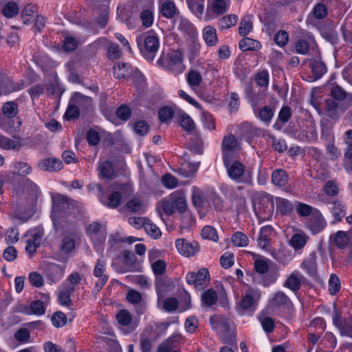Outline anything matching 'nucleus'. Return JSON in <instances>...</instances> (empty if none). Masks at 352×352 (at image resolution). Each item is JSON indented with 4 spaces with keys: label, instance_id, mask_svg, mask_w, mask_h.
<instances>
[{
    "label": "nucleus",
    "instance_id": "18",
    "mask_svg": "<svg viewBox=\"0 0 352 352\" xmlns=\"http://www.w3.org/2000/svg\"><path fill=\"white\" fill-rule=\"evenodd\" d=\"M309 239V236L302 230H296L289 241V245L295 252L300 253Z\"/></svg>",
    "mask_w": 352,
    "mask_h": 352
},
{
    "label": "nucleus",
    "instance_id": "60",
    "mask_svg": "<svg viewBox=\"0 0 352 352\" xmlns=\"http://www.w3.org/2000/svg\"><path fill=\"white\" fill-rule=\"evenodd\" d=\"M192 200L193 204L197 208L201 207L205 201V196L204 192L199 188L195 186L192 187Z\"/></svg>",
    "mask_w": 352,
    "mask_h": 352
},
{
    "label": "nucleus",
    "instance_id": "28",
    "mask_svg": "<svg viewBox=\"0 0 352 352\" xmlns=\"http://www.w3.org/2000/svg\"><path fill=\"white\" fill-rule=\"evenodd\" d=\"M38 167L45 171H58L63 167V163L60 159L49 157L41 160L38 163Z\"/></svg>",
    "mask_w": 352,
    "mask_h": 352
},
{
    "label": "nucleus",
    "instance_id": "13",
    "mask_svg": "<svg viewBox=\"0 0 352 352\" xmlns=\"http://www.w3.org/2000/svg\"><path fill=\"white\" fill-rule=\"evenodd\" d=\"M186 279L187 283L196 289H203L209 282V273L206 268L200 269L197 272H188Z\"/></svg>",
    "mask_w": 352,
    "mask_h": 352
},
{
    "label": "nucleus",
    "instance_id": "23",
    "mask_svg": "<svg viewBox=\"0 0 352 352\" xmlns=\"http://www.w3.org/2000/svg\"><path fill=\"white\" fill-rule=\"evenodd\" d=\"M65 265H60L56 263L48 265L46 274L51 283H56L63 277L65 273Z\"/></svg>",
    "mask_w": 352,
    "mask_h": 352
},
{
    "label": "nucleus",
    "instance_id": "58",
    "mask_svg": "<svg viewBox=\"0 0 352 352\" xmlns=\"http://www.w3.org/2000/svg\"><path fill=\"white\" fill-rule=\"evenodd\" d=\"M18 12L19 7L17 4L14 2L6 3L2 8V13L3 16L7 18H12L15 16Z\"/></svg>",
    "mask_w": 352,
    "mask_h": 352
},
{
    "label": "nucleus",
    "instance_id": "49",
    "mask_svg": "<svg viewBox=\"0 0 352 352\" xmlns=\"http://www.w3.org/2000/svg\"><path fill=\"white\" fill-rule=\"evenodd\" d=\"M238 21V16L234 14H230L221 18L219 25L221 29H228L234 26Z\"/></svg>",
    "mask_w": 352,
    "mask_h": 352
},
{
    "label": "nucleus",
    "instance_id": "59",
    "mask_svg": "<svg viewBox=\"0 0 352 352\" xmlns=\"http://www.w3.org/2000/svg\"><path fill=\"white\" fill-rule=\"evenodd\" d=\"M232 241L235 246L245 247L249 243V239L243 232H236L232 236Z\"/></svg>",
    "mask_w": 352,
    "mask_h": 352
},
{
    "label": "nucleus",
    "instance_id": "11",
    "mask_svg": "<svg viewBox=\"0 0 352 352\" xmlns=\"http://www.w3.org/2000/svg\"><path fill=\"white\" fill-rule=\"evenodd\" d=\"M97 343L102 345L109 352H122V348L116 340L113 331L107 328L96 337Z\"/></svg>",
    "mask_w": 352,
    "mask_h": 352
},
{
    "label": "nucleus",
    "instance_id": "29",
    "mask_svg": "<svg viewBox=\"0 0 352 352\" xmlns=\"http://www.w3.org/2000/svg\"><path fill=\"white\" fill-rule=\"evenodd\" d=\"M22 146V139L20 137L9 138L0 134V148L5 150H19Z\"/></svg>",
    "mask_w": 352,
    "mask_h": 352
},
{
    "label": "nucleus",
    "instance_id": "20",
    "mask_svg": "<svg viewBox=\"0 0 352 352\" xmlns=\"http://www.w3.org/2000/svg\"><path fill=\"white\" fill-rule=\"evenodd\" d=\"M34 63L43 70L45 74L50 76L52 72H54L53 69L56 67V64L45 54L43 52H36L33 56Z\"/></svg>",
    "mask_w": 352,
    "mask_h": 352
},
{
    "label": "nucleus",
    "instance_id": "6",
    "mask_svg": "<svg viewBox=\"0 0 352 352\" xmlns=\"http://www.w3.org/2000/svg\"><path fill=\"white\" fill-rule=\"evenodd\" d=\"M235 158L233 157L223 160V164L229 177L237 183L249 181L250 173L245 169L243 163L236 160Z\"/></svg>",
    "mask_w": 352,
    "mask_h": 352
},
{
    "label": "nucleus",
    "instance_id": "16",
    "mask_svg": "<svg viewBox=\"0 0 352 352\" xmlns=\"http://www.w3.org/2000/svg\"><path fill=\"white\" fill-rule=\"evenodd\" d=\"M175 247L178 252L185 257L195 256L200 250L197 242H190L184 239H178L175 241Z\"/></svg>",
    "mask_w": 352,
    "mask_h": 352
},
{
    "label": "nucleus",
    "instance_id": "64",
    "mask_svg": "<svg viewBox=\"0 0 352 352\" xmlns=\"http://www.w3.org/2000/svg\"><path fill=\"white\" fill-rule=\"evenodd\" d=\"M17 105L14 102H6L2 107L4 116L11 118L17 114Z\"/></svg>",
    "mask_w": 352,
    "mask_h": 352
},
{
    "label": "nucleus",
    "instance_id": "55",
    "mask_svg": "<svg viewBox=\"0 0 352 352\" xmlns=\"http://www.w3.org/2000/svg\"><path fill=\"white\" fill-rule=\"evenodd\" d=\"M100 200L103 205L113 208L118 207L120 204L121 195L118 192H113L109 195L107 201H104L102 198H100Z\"/></svg>",
    "mask_w": 352,
    "mask_h": 352
},
{
    "label": "nucleus",
    "instance_id": "32",
    "mask_svg": "<svg viewBox=\"0 0 352 352\" xmlns=\"http://www.w3.org/2000/svg\"><path fill=\"white\" fill-rule=\"evenodd\" d=\"M160 11L166 18H172L179 14L173 0H160Z\"/></svg>",
    "mask_w": 352,
    "mask_h": 352
},
{
    "label": "nucleus",
    "instance_id": "4",
    "mask_svg": "<svg viewBox=\"0 0 352 352\" xmlns=\"http://www.w3.org/2000/svg\"><path fill=\"white\" fill-rule=\"evenodd\" d=\"M186 208V200L183 191L176 190L168 197L162 200L157 206V210L162 219V213L160 210L167 214L170 215L176 212L184 211Z\"/></svg>",
    "mask_w": 352,
    "mask_h": 352
},
{
    "label": "nucleus",
    "instance_id": "45",
    "mask_svg": "<svg viewBox=\"0 0 352 352\" xmlns=\"http://www.w3.org/2000/svg\"><path fill=\"white\" fill-rule=\"evenodd\" d=\"M37 8L33 4L27 5L22 11V20L25 24H29L34 21Z\"/></svg>",
    "mask_w": 352,
    "mask_h": 352
},
{
    "label": "nucleus",
    "instance_id": "7",
    "mask_svg": "<svg viewBox=\"0 0 352 352\" xmlns=\"http://www.w3.org/2000/svg\"><path fill=\"white\" fill-rule=\"evenodd\" d=\"M138 43L146 58L153 60L160 47L157 34L152 31L148 32L138 41Z\"/></svg>",
    "mask_w": 352,
    "mask_h": 352
},
{
    "label": "nucleus",
    "instance_id": "1",
    "mask_svg": "<svg viewBox=\"0 0 352 352\" xmlns=\"http://www.w3.org/2000/svg\"><path fill=\"white\" fill-rule=\"evenodd\" d=\"M12 177L10 182L16 191L19 190V182H23L22 192H26L35 199L38 193V186L25 176L31 174L32 168L31 166L25 162H15L13 163Z\"/></svg>",
    "mask_w": 352,
    "mask_h": 352
},
{
    "label": "nucleus",
    "instance_id": "21",
    "mask_svg": "<svg viewBox=\"0 0 352 352\" xmlns=\"http://www.w3.org/2000/svg\"><path fill=\"white\" fill-rule=\"evenodd\" d=\"M106 261L103 257L98 258L94 266L93 274L94 276L98 278V280L96 283V287L99 290L107 283L108 276L105 274Z\"/></svg>",
    "mask_w": 352,
    "mask_h": 352
},
{
    "label": "nucleus",
    "instance_id": "62",
    "mask_svg": "<svg viewBox=\"0 0 352 352\" xmlns=\"http://www.w3.org/2000/svg\"><path fill=\"white\" fill-rule=\"evenodd\" d=\"M202 80V77L201 74L195 70L189 72L187 76V82L188 84L194 89L195 87H197L200 85Z\"/></svg>",
    "mask_w": 352,
    "mask_h": 352
},
{
    "label": "nucleus",
    "instance_id": "57",
    "mask_svg": "<svg viewBox=\"0 0 352 352\" xmlns=\"http://www.w3.org/2000/svg\"><path fill=\"white\" fill-rule=\"evenodd\" d=\"M201 236L204 239L211 240L214 242L219 241V236L216 229L210 226H206L201 230Z\"/></svg>",
    "mask_w": 352,
    "mask_h": 352
},
{
    "label": "nucleus",
    "instance_id": "56",
    "mask_svg": "<svg viewBox=\"0 0 352 352\" xmlns=\"http://www.w3.org/2000/svg\"><path fill=\"white\" fill-rule=\"evenodd\" d=\"M326 226L327 222L321 214L318 213L316 216L315 222L311 224L310 230L313 234H316L323 230Z\"/></svg>",
    "mask_w": 352,
    "mask_h": 352
},
{
    "label": "nucleus",
    "instance_id": "26",
    "mask_svg": "<svg viewBox=\"0 0 352 352\" xmlns=\"http://www.w3.org/2000/svg\"><path fill=\"white\" fill-rule=\"evenodd\" d=\"M303 280L304 276L300 272L294 270L289 274L283 286L292 292H296L300 289Z\"/></svg>",
    "mask_w": 352,
    "mask_h": 352
},
{
    "label": "nucleus",
    "instance_id": "34",
    "mask_svg": "<svg viewBox=\"0 0 352 352\" xmlns=\"http://www.w3.org/2000/svg\"><path fill=\"white\" fill-rule=\"evenodd\" d=\"M145 201L140 196L137 195L131 199L126 204V208L127 210L131 212L143 213L146 208Z\"/></svg>",
    "mask_w": 352,
    "mask_h": 352
},
{
    "label": "nucleus",
    "instance_id": "3",
    "mask_svg": "<svg viewBox=\"0 0 352 352\" xmlns=\"http://www.w3.org/2000/svg\"><path fill=\"white\" fill-rule=\"evenodd\" d=\"M78 213L76 202L66 197L57 195L53 198V206L51 217L56 228L60 226V220L66 215Z\"/></svg>",
    "mask_w": 352,
    "mask_h": 352
},
{
    "label": "nucleus",
    "instance_id": "63",
    "mask_svg": "<svg viewBox=\"0 0 352 352\" xmlns=\"http://www.w3.org/2000/svg\"><path fill=\"white\" fill-rule=\"evenodd\" d=\"M51 320L55 327L60 328L66 324L67 317L63 312L57 311L52 316Z\"/></svg>",
    "mask_w": 352,
    "mask_h": 352
},
{
    "label": "nucleus",
    "instance_id": "27",
    "mask_svg": "<svg viewBox=\"0 0 352 352\" xmlns=\"http://www.w3.org/2000/svg\"><path fill=\"white\" fill-rule=\"evenodd\" d=\"M25 84L23 81L13 82L10 78H6L0 85V95H6L13 91L23 89Z\"/></svg>",
    "mask_w": 352,
    "mask_h": 352
},
{
    "label": "nucleus",
    "instance_id": "35",
    "mask_svg": "<svg viewBox=\"0 0 352 352\" xmlns=\"http://www.w3.org/2000/svg\"><path fill=\"white\" fill-rule=\"evenodd\" d=\"M179 305L178 300L175 298H160L157 297V307L167 312L175 311Z\"/></svg>",
    "mask_w": 352,
    "mask_h": 352
},
{
    "label": "nucleus",
    "instance_id": "30",
    "mask_svg": "<svg viewBox=\"0 0 352 352\" xmlns=\"http://www.w3.org/2000/svg\"><path fill=\"white\" fill-rule=\"evenodd\" d=\"M155 287L157 297L164 298L166 293L174 289L175 284L170 278L157 279L155 283Z\"/></svg>",
    "mask_w": 352,
    "mask_h": 352
},
{
    "label": "nucleus",
    "instance_id": "38",
    "mask_svg": "<svg viewBox=\"0 0 352 352\" xmlns=\"http://www.w3.org/2000/svg\"><path fill=\"white\" fill-rule=\"evenodd\" d=\"M116 318L118 323L123 327L129 326L132 324L130 330L126 333L132 332L137 327V323L132 321L131 316L126 310L120 311L116 315Z\"/></svg>",
    "mask_w": 352,
    "mask_h": 352
},
{
    "label": "nucleus",
    "instance_id": "17",
    "mask_svg": "<svg viewBox=\"0 0 352 352\" xmlns=\"http://www.w3.org/2000/svg\"><path fill=\"white\" fill-rule=\"evenodd\" d=\"M240 148L241 146L234 136L225 137L222 143L223 160L236 157Z\"/></svg>",
    "mask_w": 352,
    "mask_h": 352
},
{
    "label": "nucleus",
    "instance_id": "14",
    "mask_svg": "<svg viewBox=\"0 0 352 352\" xmlns=\"http://www.w3.org/2000/svg\"><path fill=\"white\" fill-rule=\"evenodd\" d=\"M274 203L268 198L263 199L258 205L254 204V210L261 221L270 220L274 214Z\"/></svg>",
    "mask_w": 352,
    "mask_h": 352
},
{
    "label": "nucleus",
    "instance_id": "50",
    "mask_svg": "<svg viewBox=\"0 0 352 352\" xmlns=\"http://www.w3.org/2000/svg\"><path fill=\"white\" fill-rule=\"evenodd\" d=\"M189 9L197 16H201L204 10L205 0H186Z\"/></svg>",
    "mask_w": 352,
    "mask_h": 352
},
{
    "label": "nucleus",
    "instance_id": "46",
    "mask_svg": "<svg viewBox=\"0 0 352 352\" xmlns=\"http://www.w3.org/2000/svg\"><path fill=\"white\" fill-rule=\"evenodd\" d=\"M253 29L252 26V16L247 15L244 16L239 24V33L241 36H245L250 34Z\"/></svg>",
    "mask_w": 352,
    "mask_h": 352
},
{
    "label": "nucleus",
    "instance_id": "33",
    "mask_svg": "<svg viewBox=\"0 0 352 352\" xmlns=\"http://www.w3.org/2000/svg\"><path fill=\"white\" fill-rule=\"evenodd\" d=\"M52 82L47 87V92L50 95L60 96L65 89L58 81L57 74L56 72H52L49 76Z\"/></svg>",
    "mask_w": 352,
    "mask_h": 352
},
{
    "label": "nucleus",
    "instance_id": "51",
    "mask_svg": "<svg viewBox=\"0 0 352 352\" xmlns=\"http://www.w3.org/2000/svg\"><path fill=\"white\" fill-rule=\"evenodd\" d=\"M314 43V39L311 36L308 38V41L299 39L296 43V51L298 54H307L309 52V45Z\"/></svg>",
    "mask_w": 352,
    "mask_h": 352
},
{
    "label": "nucleus",
    "instance_id": "36",
    "mask_svg": "<svg viewBox=\"0 0 352 352\" xmlns=\"http://www.w3.org/2000/svg\"><path fill=\"white\" fill-rule=\"evenodd\" d=\"M202 36L208 46H214L218 43L216 29L210 25L203 29Z\"/></svg>",
    "mask_w": 352,
    "mask_h": 352
},
{
    "label": "nucleus",
    "instance_id": "24",
    "mask_svg": "<svg viewBox=\"0 0 352 352\" xmlns=\"http://www.w3.org/2000/svg\"><path fill=\"white\" fill-rule=\"evenodd\" d=\"M273 232L271 226H263L261 228L259 236L257 239V244L259 248L270 252L272 249L270 247V236Z\"/></svg>",
    "mask_w": 352,
    "mask_h": 352
},
{
    "label": "nucleus",
    "instance_id": "40",
    "mask_svg": "<svg viewBox=\"0 0 352 352\" xmlns=\"http://www.w3.org/2000/svg\"><path fill=\"white\" fill-rule=\"evenodd\" d=\"M98 171L100 177L110 179L114 175L112 164L109 161L100 160L98 163Z\"/></svg>",
    "mask_w": 352,
    "mask_h": 352
},
{
    "label": "nucleus",
    "instance_id": "48",
    "mask_svg": "<svg viewBox=\"0 0 352 352\" xmlns=\"http://www.w3.org/2000/svg\"><path fill=\"white\" fill-rule=\"evenodd\" d=\"M73 292L72 287H66L64 285H62V288L60 289L58 295V302L61 305L67 306L69 305L71 300V294Z\"/></svg>",
    "mask_w": 352,
    "mask_h": 352
},
{
    "label": "nucleus",
    "instance_id": "2",
    "mask_svg": "<svg viewBox=\"0 0 352 352\" xmlns=\"http://www.w3.org/2000/svg\"><path fill=\"white\" fill-rule=\"evenodd\" d=\"M331 95L337 102L327 101V115L332 119H338L345 109L352 104V94H346L341 87L334 86L331 88Z\"/></svg>",
    "mask_w": 352,
    "mask_h": 352
},
{
    "label": "nucleus",
    "instance_id": "8",
    "mask_svg": "<svg viewBox=\"0 0 352 352\" xmlns=\"http://www.w3.org/2000/svg\"><path fill=\"white\" fill-rule=\"evenodd\" d=\"M87 234L91 239L96 251L101 253L103 251V244L106 239V233L101 228V226L96 222H94L87 228Z\"/></svg>",
    "mask_w": 352,
    "mask_h": 352
},
{
    "label": "nucleus",
    "instance_id": "12",
    "mask_svg": "<svg viewBox=\"0 0 352 352\" xmlns=\"http://www.w3.org/2000/svg\"><path fill=\"white\" fill-rule=\"evenodd\" d=\"M269 308L273 311H290L292 309V302L289 297L283 292L274 293L269 300Z\"/></svg>",
    "mask_w": 352,
    "mask_h": 352
},
{
    "label": "nucleus",
    "instance_id": "15",
    "mask_svg": "<svg viewBox=\"0 0 352 352\" xmlns=\"http://www.w3.org/2000/svg\"><path fill=\"white\" fill-rule=\"evenodd\" d=\"M261 297V292L258 289H249L241 300V307L250 312H254Z\"/></svg>",
    "mask_w": 352,
    "mask_h": 352
},
{
    "label": "nucleus",
    "instance_id": "31",
    "mask_svg": "<svg viewBox=\"0 0 352 352\" xmlns=\"http://www.w3.org/2000/svg\"><path fill=\"white\" fill-rule=\"evenodd\" d=\"M47 305L41 300L33 301L30 306V308L24 307L20 309V311L29 315L35 314L37 316H42L45 314Z\"/></svg>",
    "mask_w": 352,
    "mask_h": 352
},
{
    "label": "nucleus",
    "instance_id": "37",
    "mask_svg": "<svg viewBox=\"0 0 352 352\" xmlns=\"http://www.w3.org/2000/svg\"><path fill=\"white\" fill-rule=\"evenodd\" d=\"M331 212L334 218L333 223L342 221L346 215V206L340 201H334L331 209Z\"/></svg>",
    "mask_w": 352,
    "mask_h": 352
},
{
    "label": "nucleus",
    "instance_id": "41",
    "mask_svg": "<svg viewBox=\"0 0 352 352\" xmlns=\"http://www.w3.org/2000/svg\"><path fill=\"white\" fill-rule=\"evenodd\" d=\"M201 300L203 307H210L217 302V294L212 289H207L202 292Z\"/></svg>",
    "mask_w": 352,
    "mask_h": 352
},
{
    "label": "nucleus",
    "instance_id": "22",
    "mask_svg": "<svg viewBox=\"0 0 352 352\" xmlns=\"http://www.w3.org/2000/svg\"><path fill=\"white\" fill-rule=\"evenodd\" d=\"M42 236V232L38 230H32L28 232L25 245V251L28 254L32 255L35 253L41 243Z\"/></svg>",
    "mask_w": 352,
    "mask_h": 352
},
{
    "label": "nucleus",
    "instance_id": "19",
    "mask_svg": "<svg viewBox=\"0 0 352 352\" xmlns=\"http://www.w3.org/2000/svg\"><path fill=\"white\" fill-rule=\"evenodd\" d=\"M175 25L184 34L194 38L198 32L195 25L182 15L177 14L175 19Z\"/></svg>",
    "mask_w": 352,
    "mask_h": 352
},
{
    "label": "nucleus",
    "instance_id": "9",
    "mask_svg": "<svg viewBox=\"0 0 352 352\" xmlns=\"http://www.w3.org/2000/svg\"><path fill=\"white\" fill-rule=\"evenodd\" d=\"M230 5V0H208L205 15L206 20H212L226 12Z\"/></svg>",
    "mask_w": 352,
    "mask_h": 352
},
{
    "label": "nucleus",
    "instance_id": "39",
    "mask_svg": "<svg viewBox=\"0 0 352 352\" xmlns=\"http://www.w3.org/2000/svg\"><path fill=\"white\" fill-rule=\"evenodd\" d=\"M180 226L179 228L182 231L186 230L191 228L195 223V219L190 211L184 209V211L179 212Z\"/></svg>",
    "mask_w": 352,
    "mask_h": 352
},
{
    "label": "nucleus",
    "instance_id": "61",
    "mask_svg": "<svg viewBox=\"0 0 352 352\" xmlns=\"http://www.w3.org/2000/svg\"><path fill=\"white\" fill-rule=\"evenodd\" d=\"M82 276L77 272L72 273L67 280L63 283V285L66 287H72V291L75 290L76 287L80 283Z\"/></svg>",
    "mask_w": 352,
    "mask_h": 352
},
{
    "label": "nucleus",
    "instance_id": "53",
    "mask_svg": "<svg viewBox=\"0 0 352 352\" xmlns=\"http://www.w3.org/2000/svg\"><path fill=\"white\" fill-rule=\"evenodd\" d=\"M310 66L312 72L315 75L316 78H320L327 72V68L323 62L320 60H314L311 62Z\"/></svg>",
    "mask_w": 352,
    "mask_h": 352
},
{
    "label": "nucleus",
    "instance_id": "5",
    "mask_svg": "<svg viewBox=\"0 0 352 352\" xmlns=\"http://www.w3.org/2000/svg\"><path fill=\"white\" fill-rule=\"evenodd\" d=\"M157 63L163 69L175 75L183 73L186 69L183 55L179 51H171L166 54L162 55L158 59Z\"/></svg>",
    "mask_w": 352,
    "mask_h": 352
},
{
    "label": "nucleus",
    "instance_id": "42",
    "mask_svg": "<svg viewBox=\"0 0 352 352\" xmlns=\"http://www.w3.org/2000/svg\"><path fill=\"white\" fill-rule=\"evenodd\" d=\"M300 268L306 271L311 276L314 277L317 274V263L316 256L311 255L309 258L304 260L300 264Z\"/></svg>",
    "mask_w": 352,
    "mask_h": 352
},
{
    "label": "nucleus",
    "instance_id": "52",
    "mask_svg": "<svg viewBox=\"0 0 352 352\" xmlns=\"http://www.w3.org/2000/svg\"><path fill=\"white\" fill-rule=\"evenodd\" d=\"M144 229L148 235L155 239L160 238L162 235L160 229L148 219L146 221Z\"/></svg>",
    "mask_w": 352,
    "mask_h": 352
},
{
    "label": "nucleus",
    "instance_id": "25",
    "mask_svg": "<svg viewBox=\"0 0 352 352\" xmlns=\"http://www.w3.org/2000/svg\"><path fill=\"white\" fill-rule=\"evenodd\" d=\"M272 256L284 266L287 265L293 259L292 252L285 248H279L277 250L272 249L270 251Z\"/></svg>",
    "mask_w": 352,
    "mask_h": 352
},
{
    "label": "nucleus",
    "instance_id": "47",
    "mask_svg": "<svg viewBox=\"0 0 352 352\" xmlns=\"http://www.w3.org/2000/svg\"><path fill=\"white\" fill-rule=\"evenodd\" d=\"M272 181L276 186H284L287 183L288 177L285 170L277 169L272 173Z\"/></svg>",
    "mask_w": 352,
    "mask_h": 352
},
{
    "label": "nucleus",
    "instance_id": "10",
    "mask_svg": "<svg viewBox=\"0 0 352 352\" xmlns=\"http://www.w3.org/2000/svg\"><path fill=\"white\" fill-rule=\"evenodd\" d=\"M137 8L141 11L140 19L142 25L145 28L151 27L154 20V1L153 0H139Z\"/></svg>",
    "mask_w": 352,
    "mask_h": 352
},
{
    "label": "nucleus",
    "instance_id": "44",
    "mask_svg": "<svg viewBox=\"0 0 352 352\" xmlns=\"http://www.w3.org/2000/svg\"><path fill=\"white\" fill-rule=\"evenodd\" d=\"M239 48L242 51H248V50H258L261 47V44L257 40L252 39L249 37H245L243 38L239 42Z\"/></svg>",
    "mask_w": 352,
    "mask_h": 352
},
{
    "label": "nucleus",
    "instance_id": "43",
    "mask_svg": "<svg viewBox=\"0 0 352 352\" xmlns=\"http://www.w3.org/2000/svg\"><path fill=\"white\" fill-rule=\"evenodd\" d=\"M133 69L130 65L127 63H118L114 67V76L116 78L121 79L124 78L131 77Z\"/></svg>",
    "mask_w": 352,
    "mask_h": 352
},
{
    "label": "nucleus",
    "instance_id": "54",
    "mask_svg": "<svg viewBox=\"0 0 352 352\" xmlns=\"http://www.w3.org/2000/svg\"><path fill=\"white\" fill-rule=\"evenodd\" d=\"M276 204L277 210L283 214L291 212L293 209L291 202L283 198H276Z\"/></svg>",
    "mask_w": 352,
    "mask_h": 352
}]
</instances>
